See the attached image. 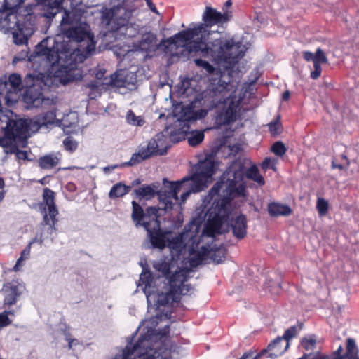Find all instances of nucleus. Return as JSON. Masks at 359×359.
<instances>
[{
	"label": "nucleus",
	"instance_id": "1",
	"mask_svg": "<svg viewBox=\"0 0 359 359\" xmlns=\"http://www.w3.org/2000/svg\"><path fill=\"white\" fill-rule=\"evenodd\" d=\"M231 15L228 12L221 13L210 6H206L202 15L203 22L193 28L182 30L175 35L162 39L159 46L166 54L175 55L179 47H187L189 51L208 53L218 62H224L227 69L233 68L245 54L242 44L233 39L219 38L215 39L209 47L208 39L210 32L208 28L214 25H222L226 23Z\"/></svg>",
	"mask_w": 359,
	"mask_h": 359
},
{
	"label": "nucleus",
	"instance_id": "2",
	"mask_svg": "<svg viewBox=\"0 0 359 359\" xmlns=\"http://www.w3.org/2000/svg\"><path fill=\"white\" fill-rule=\"evenodd\" d=\"M47 43L44 39L37 46V54L46 58L53 76L65 85L72 80L70 72L77 64L95 51L94 35L86 23L67 28L63 36L53 40L52 46L48 47Z\"/></svg>",
	"mask_w": 359,
	"mask_h": 359
},
{
	"label": "nucleus",
	"instance_id": "3",
	"mask_svg": "<svg viewBox=\"0 0 359 359\" xmlns=\"http://www.w3.org/2000/svg\"><path fill=\"white\" fill-rule=\"evenodd\" d=\"M252 180L259 185L265 184L264 179L260 175L256 165H252L246 170L243 164H240L237 169L229 167L222 174L219 180L209 190L208 196L213 199L219 196L222 189L224 195L219 199H215L212 206L206 213L207 223L205 229L216 231L226 223L231 213V201L236 196H244L246 192V185L244 177Z\"/></svg>",
	"mask_w": 359,
	"mask_h": 359
},
{
	"label": "nucleus",
	"instance_id": "4",
	"mask_svg": "<svg viewBox=\"0 0 359 359\" xmlns=\"http://www.w3.org/2000/svg\"><path fill=\"white\" fill-rule=\"evenodd\" d=\"M23 0H3L0 7V29L4 34H11L17 46L27 45L34 32L35 16L32 13L18 14Z\"/></svg>",
	"mask_w": 359,
	"mask_h": 359
},
{
	"label": "nucleus",
	"instance_id": "5",
	"mask_svg": "<svg viewBox=\"0 0 359 359\" xmlns=\"http://www.w3.org/2000/svg\"><path fill=\"white\" fill-rule=\"evenodd\" d=\"M131 204V218L135 226L145 229L152 248L164 249L168 241L169 232L162 231L161 229L160 211H162V209L149 206L144 210L135 201H133Z\"/></svg>",
	"mask_w": 359,
	"mask_h": 359
},
{
	"label": "nucleus",
	"instance_id": "6",
	"mask_svg": "<svg viewBox=\"0 0 359 359\" xmlns=\"http://www.w3.org/2000/svg\"><path fill=\"white\" fill-rule=\"evenodd\" d=\"M154 268L161 272L168 280V290L159 292L156 295V309L161 311V306H168L179 303L182 296L191 295L194 288L191 284L186 283L187 275L182 271H176L170 275V264L161 261L154 264Z\"/></svg>",
	"mask_w": 359,
	"mask_h": 359
},
{
	"label": "nucleus",
	"instance_id": "7",
	"mask_svg": "<svg viewBox=\"0 0 359 359\" xmlns=\"http://www.w3.org/2000/svg\"><path fill=\"white\" fill-rule=\"evenodd\" d=\"M135 10V0H114L111 8H102L101 23L111 32L126 29L132 25L130 20Z\"/></svg>",
	"mask_w": 359,
	"mask_h": 359
},
{
	"label": "nucleus",
	"instance_id": "8",
	"mask_svg": "<svg viewBox=\"0 0 359 359\" xmlns=\"http://www.w3.org/2000/svg\"><path fill=\"white\" fill-rule=\"evenodd\" d=\"M163 186L164 187L158 191V198L165 205V208H172L173 201H178V194L182 189V201H186L191 193H198L204 189L201 183L196 182L188 175L177 181L170 182L164 179Z\"/></svg>",
	"mask_w": 359,
	"mask_h": 359
},
{
	"label": "nucleus",
	"instance_id": "9",
	"mask_svg": "<svg viewBox=\"0 0 359 359\" xmlns=\"http://www.w3.org/2000/svg\"><path fill=\"white\" fill-rule=\"evenodd\" d=\"M164 135L159 133L154 138L151 139L147 145L140 146L137 152L134 153L130 161L121 165H114L103 168L105 173L123 166H132L141 163L142 161L149 158L153 156H163L165 154L170 146L165 144Z\"/></svg>",
	"mask_w": 359,
	"mask_h": 359
},
{
	"label": "nucleus",
	"instance_id": "10",
	"mask_svg": "<svg viewBox=\"0 0 359 359\" xmlns=\"http://www.w3.org/2000/svg\"><path fill=\"white\" fill-rule=\"evenodd\" d=\"M46 79L48 80V76L41 72L37 74L29 73L25 76V88L22 95L28 108H37L49 102V99H46L43 94V88L50 86Z\"/></svg>",
	"mask_w": 359,
	"mask_h": 359
},
{
	"label": "nucleus",
	"instance_id": "11",
	"mask_svg": "<svg viewBox=\"0 0 359 359\" xmlns=\"http://www.w3.org/2000/svg\"><path fill=\"white\" fill-rule=\"evenodd\" d=\"M229 83L230 79L225 81L220 78L217 86H213L209 90H205L197 95L192 100V104L196 106L198 111H205L206 116L209 111L216 108L219 104L225 101L226 93L229 91Z\"/></svg>",
	"mask_w": 359,
	"mask_h": 359
},
{
	"label": "nucleus",
	"instance_id": "12",
	"mask_svg": "<svg viewBox=\"0 0 359 359\" xmlns=\"http://www.w3.org/2000/svg\"><path fill=\"white\" fill-rule=\"evenodd\" d=\"M191 244L189 246L188 251L190 255V264L192 266L201 264L208 257H210L215 264L222 263L226 258V248L220 245L215 248H210L208 243L201 245V238L191 236Z\"/></svg>",
	"mask_w": 359,
	"mask_h": 359
},
{
	"label": "nucleus",
	"instance_id": "13",
	"mask_svg": "<svg viewBox=\"0 0 359 359\" xmlns=\"http://www.w3.org/2000/svg\"><path fill=\"white\" fill-rule=\"evenodd\" d=\"M151 340L147 336L141 335L135 344L128 343L121 355H116L114 359H130L136 353L140 359H156L157 352L151 346Z\"/></svg>",
	"mask_w": 359,
	"mask_h": 359
},
{
	"label": "nucleus",
	"instance_id": "14",
	"mask_svg": "<svg viewBox=\"0 0 359 359\" xmlns=\"http://www.w3.org/2000/svg\"><path fill=\"white\" fill-rule=\"evenodd\" d=\"M40 209L43 215V222L48 226V233L52 234L56 231L58 210L55 203V192L48 187L43 189V203L40 204Z\"/></svg>",
	"mask_w": 359,
	"mask_h": 359
},
{
	"label": "nucleus",
	"instance_id": "15",
	"mask_svg": "<svg viewBox=\"0 0 359 359\" xmlns=\"http://www.w3.org/2000/svg\"><path fill=\"white\" fill-rule=\"evenodd\" d=\"M4 129V136L0 137V146L6 148L17 139H21L26 136L28 130V119L15 121L9 119Z\"/></svg>",
	"mask_w": 359,
	"mask_h": 359
},
{
	"label": "nucleus",
	"instance_id": "16",
	"mask_svg": "<svg viewBox=\"0 0 359 359\" xmlns=\"http://www.w3.org/2000/svg\"><path fill=\"white\" fill-rule=\"evenodd\" d=\"M215 172V164L210 158H205L200 161L196 165V172L189 175L196 182L201 184L204 189L207 187V182H209Z\"/></svg>",
	"mask_w": 359,
	"mask_h": 359
},
{
	"label": "nucleus",
	"instance_id": "17",
	"mask_svg": "<svg viewBox=\"0 0 359 359\" xmlns=\"http://www.w3.org/2000/svg\"><path fill=\"white\" fill-rule=\"evenodd\" d=\"M56 120V109H53L39 114L28 119V127L33 133L37 132L41 127H48L55 123Z\"/></svg>",
	"mask_w": 359,
	"mask_h": 359
},
{
	"label": "nucleus",
	"instance_id": "18",
	"mask_svg": "<svg viewBox=\"0 0 359 359\" xmlns=\"http://www.w3.org/2000/svg\"><path fill=\"white\" fill-rule=\"evenodd\" d=\"M25 287L16 282L8 283L4 286L6 293L4 297V304L9 306L15 304L19 297L22 293Z\"/></svg>",
	"mask_w": 359,
	"mask_h": 359
},
{
	"label": "nucleus",
	"instance_id": "19",
	"mask_svg": "<svg viewBox=\"0 0 359 359\" xmlns=\"http://www.w3.org/2000/svg\"><path fill=\"white\" fill-rule=\"evenodd\" d=\"M196 106L192 104V101L187 107H183L180 112L178 120L183 122H191L205 117V111H198Z\"/></svg>",
	"mask_w": 359,
	"mask_h": 359
},
{
	"label": "nucleus",
	"instance_id": "20",
	"mask_svg": "<svg viewBox=\"0 0 359 359\" xmlns=\"http://www.w3.org/2000/svg\"><path fill=\"white\" fill-rule=\"evenodd\" d=\"M233 235L238 239H243L247 235V218L245 215L240 214L230 219Z\"/></svg>",
	"mask_w": 359,
	"mask_h": 359
},
{
	"label": "nucleus",
	"instance_id": "21",
	"mask_svg": "<svg viewBox=\"0 0 359 359\" xmlns=\"http://www.w3.org/2000/svg\"><path fill=\"white\" fill-rule=\"evenodd\" d=\"M238 107V104L236 103L233 100L229 102L224 112L221 113L219 115V118L222 119L224 125H229L236 120Z\"/></svg>",
	"mask_w": 359,
	"mask_h": 359
},
{
	"label": "nucleus",
	"instance_id": "22",
	"mask_svg": "<svg viewBox=\"0 0 359 359\" xmlns=\"http://www.w3.org/2000/svg\"><path fill=\"white\" fill-rule=\"evenodd\" d=\"M267 210L271 217L288 216L292 213V209L289 205L276 202L270 203Z\"/></svg>",
	"mask_w": 359,
	"mask_h": 359
},
{
	"label": "nucleus",
	"instance_id": "23",
	"mask_svg": "<svg viewBox=\"0 0 359 359\" xmlns=\"http://www.w3.org/2000/svg\"><path fill=\"white\" fill-rule=\"evenodd\" d=\"M156 194L158 195V191H156L151 185L144 184L133 190L132 195L139 198L140 201L142 199L150 200L154 198Z\"/></svg>",
	"mask_w": 359,
	"mask_h": 359
},
{
	"label": "nucleus",
	"instance_id": "24",
	"mask_svg": "<svg viewBox=\"0 0 359 359\" xmlns=\"http://www.w3.org/2000/svg\"><path fill=\"white\" fill-rule=\"evenodd\" d=\"M166 246L170 248L172 257H179L184 248L182 236L178 235L171 239L168 238Z\"/></svg>",
	"mask_w": 359,
	"mask_h": 359
},
{
	"label": "nucleus",
	"instance_id": "25",
	"mask_svg": "<svg viewBox=\"0 0 359 359\" xmlns=\"http://www.w3.org/2000/svg\"><path fill=\"white\" fill-rule=\"evenodd\" d=\"M131 186L126 185L123 182H120L112 186L109 193L110 198H116L123 196L129 193Z\"/></svg>",
	"mask_w": 359,
	"mask_h": 359
},
{
	"label": "nucleus",
	"instance_id": "26",
	"mask_svg": "<svg viewBox=\"0 0 359 359\" xmlns=\"http://www.w3.org/2000/svg\"><path fill=\"white\" fill-rule=\"evenodd\" d=\"M60 162L58 158L54 154H46L39 159V165L41 168L50 170L54 168Z\"/></svg>",
	"mask_w": 359,
	"mask_h": 359
},
{
	"label": "nucleus",
	"instance_id": "27",
	"mask_svg": "<svg viewBox=\"0 0 359 359\" xmlns=\"http://www.w3.org/2000/svg\"><path fill=\"white\" fill-rule=\"evenodd\" d=\"M283 339L280 337H276L273 341H271L268 346L267 348L264 350L266 351V353L271 351L273 349H276V353H269L268 357L272 359L276 358L278 355H281L286 351L282 349L281 344L283 343Z\"/></svg>",
	"mask_w": 359,
	"mask_h": 359
},
{
	"label": "nucleus",
	"instance_id": "28",
	"mask_svg": "<svg viewBox=\"0 0 359 359\" xmlns=\"http://www.w3.org/2000/svg\"><path fill=\"white\" fill-rule=\"evenodd\" d=\"M156 40V36L154 34L147 32L143 34L140 41V46L142 49L147 51L155 50Z\"/></svg>",
	"mask_w": 359,
	"mask_h": 359
},
{
	"label": "nucleus",
	"instance_id": "29",
	"mask_svg": "<svg viewBox=\"0 0 359 359\" xmlns=\"http://www.w3.org/2000/svg\"><path fill=\"white\" fill-rule=\"evenodd\" d=\"M345 359H359L358 350L353 339H347Z\"/></svg>",
	"mask_w": 359,
	"mask_h": 359
},
{
	"label": "nucleus",
	"instance_id": "30",
	"mask_svg": "<svg viewBox=\"0 0 359 359\" xmlns=\"http://www.w3.org/2000/svg\"><path fill=\"white\" fill-rule=\"evenodd\" d=\"M126 121L128 124L134 126H142L145 123L143 116H136L131 109L127 112Z\"/></svg>",
	"mask_w": 359,
	"mask_h": 359
},
{
	"label": "nucleus",
	"instance_id": "31",
	"mask_svg": "<svg viewBox=\"0 0 359 359\" xmlns=\"http://www.w3.org/2000/svg\"><path fill=\"white\" fill-rule=\"evenodd\" d=\"M204 140V133L202 130H196L190 133L188 137L189 144L195 147L199 144Z\"/></svg>",
	"mask_w": 359,
	"mask_h": 359
},
{
	"label": "nucleus",
	"instance_id": "32",
	"mask_svg": "<svg viewBox=\"0 0 359 359\" xmlns=\"http://www.w3.org/2000/svg\"><path fill=\"white\" fill-rule=\"evenodd\" d=\"M101 83L96 80L91 81L86 83L85 87L89 88L90 91L88 93V97L90 99H94L99 93V87Z\"/></svg>",
	"mask_w": 359,
	"mask_h": 359
},
{
	"label": "nucleus",
	"instance_id": "33",
	"mask_svg": "<svg viewBox=\"0 0 359 359\" xmlns=\"http://www.w3.org/2000/svg\"><path fill=\"white\" fill-rule=\"evenodd\" d=\"M31 245L30 243L21 252L20 257L18 259L15 265L13 267V270L17 271L19 270V266L21 265V263L26 259H27L30 255L31 251Z\"/></svg>",
	"mask_w": 359,
	"mask_h": 359
},
{
	"label": "nucleus",
	"instance_id": "34",
	"mask_svg": "<svg viewBox=\"0 0 359 359\" xmlns=\"http://www.w3.org/2000/svg\"><path fill=\"white\" fill-rule=\"evenodd\" d=\"M63 145L65 149L70 153L75 151L78 147L77 142L72 136L65 138Z\"/></svg>",
	"mask_w": 359,
	"mask_h": 359
},
{
	"label": "nucleus",
	"instance_id": "35",
	"mask_svg": "<svg viewBox=\"0 0 359 359\" xmlns=\"http://www.w3.org/2000/svg\"><path fill=\"white\" fill-rule=\"evenodd\" d=\"M316 208L318 212V214L320 216L325 215L327 213L329 209L327 201H326L323 198H318L316 203Z\"/></svg>",
	"mask_w": 359,
	"mask_h": 359
},
{
	"label": "nucleus",
	"instance_id": "36",
	"mask_svg": "<svg viewBox=\"0 0 359 359\" xmlns=\"http://www.w3.org/2000/svg\"><path fill=\"white\" fill-rule=\"evenodd\" d=\"M271 150L276 156H283L285 155L287 148L281 141H277L271 146Z\"/></svg>",
	"mask_w": 359,
	"mask_h": 359
},
{
	"label": "nucleus",
	"instance_id": "37",
	"mask_svg": "<svg viewBox=\"0 0 359 359\" xmlns=\"http://www.w3.org/2000/svg\"><path fill=\"white\" fill-rule=\"evenodd\" d=\"M343 351L342 346H339L338 348L334 351L330 355H320L319 357H316L313 359H345V353L344 355L341 354Z\"/></svg>",
	"mask_w": 359,
	"mask_h": 359
},
{
	"label": "nucleus",
	"instance_id": "38",
	"mask_svg": "<svg viewBox=\"0 0 359 359\" xmlns=\"http://www.w3.org/2000/svg\"><path fill=\"white\" fill-rule=\"evenodd\" d=\"M6 152L15 154L17 159L18 160H28L27 152L26 151L19 149L16 145L12 146L9 151H6Z\"/></svg>",
	"mask_w": 359,
	"mask_h": 359
},
{
	"label": "nucleus",
	"instance_id": "39",
	"mask_svg": "<svg viewBox=\"0 0 359 359\" xmlns=\"http://www.w3.org/2000/svg\"><path fill=\"white\" fill-rule=\"evenodd\" d=\"M296 333L297 327L295 326H292L285 331V333L282 337V338L286 341L285 350H287L289 346V341L296 335Z\"/></svg>",
	"mask_w": 359,
	"mask_h": 359
},
{
	"label": "nucleus",
	"instance_id": "40",
	"mask_svg": "<svg viewBox=\"0 0 359 359\" xmlns=\"http://www.w3.org/2000/svg\"><path fill=\"white\" fill-rule=\"evenodd\" d=\"M140 281L145 285V287H150L152 283V276L149 271L144 269L140 276Z\"/></svg>",
	"mask_w": 359,
	"mask_h": 359
},
{
	"label": "nucleus",
	"instance_id": "41",
	"mask_svg": "<svg viewBox=\"0 0 359 359\" xmlns=\"http://www.w3.org/2000/svg\"><path fill=\"white\" fill-rule=\"evenodd\" d=\"M327 61V58L323 50L320 48H317L314 54L313 62L326 64Z\"/></svg>",
	"mask_w": 359,
	"mask_h": 359
},
{
	"label": "nucleus",
	"instance_id": "42",
	"mask_svg": "<svg viewBox=\"0 0 359 359\" xmlns=\"http://www.w3.org/2000/svg\"><path fill=\"white\" fill-rule=\"evenodd\" d=\"M195 63L196 65L203 67L208 73H212L215 70L213 66L206 60L202 59H196L195 60Z\"/></svg>",
	"mask_w": 359,
	"mask_h": 359
},
{
	"label": "nucleus",
	"instance_id": "43",
	"mask_svg": "<svg viewBox=\"0 0 359 359\" xmlns=\"http://www.w3.org/2000/svg\"><path fill=\"white\" fill-rule=\"evenodd\" d=\"M314 69L311 72L310 77L313 79H318L322 72V67L320 63L313 62Z\"/></svg>",
	"mask_w": 359,
	"mask_h": 359
},
{
	"label": "nucleus",
	"instance_id": "44",
	"mask_svg": "<svg viewBox=\"0 0 359 359\" xmlns=\"http://www.w3.org/2000/svg\"><path fill=\"white\" fill-rule=\"evenodd\" d=\"M302 346L306 350L313 349L316 346V340L314 339L310 338L306 339L304 338L302 341Z\"/></svg>",
	"mask_w": 359,
	"mask_h": 359
},
{
	"label": "nucleus",
	"instance_id": "45",
	"mask_svg": "<svg viewBox=\"0 0 359 359\" xmlns=\"http://www.w3.org/2000/svg\"><path fill=\"white\" fill-rule=\"evenodd\" d=\"M261 76V73L259 72V69H254L249 76V83L250 85L255 84L259 76Z\"/></svg>",
	"mask_w": 359,
	"mask_h": 359
},
{
	"label": "nucleus",
	"instance_id": "46",
	"mask_svg": "<svg viewBox=\"0 0 359 359\" xmlns=\"http://www.w3.org/2000/svg\"><path fill=\"white\" fill-rule=\"evenodd\" d=\"M11 323L7 313H0V327H5Z\"/></svg>",
	"mask_w": 359,
	"mask_h": 359
},
{
	"label": "nucleus",
	"instance_id": "47",
	"mask_svg": "<svg viewBox=\"0 0 359 359\" xmlns=\"http://www.w3.org/2000/svg\"><path fill=\"white\" fill-rule=\"evenodd\" d=\"M269 130L271 131V133H277L278 130L280 126V123L278 120L274 121L273 122H271L269 124Z\"/></svg>",
	"mask_w": 359,
	"mask_h": 359
},
{
	"label": "nucleus",
	"instance_id": "48",
	"mask_svg": "<svg viewBox=\"0 0 359 359\" xmlns=\"http://www.w3.org/2000/svg\"><path fill=\"white\" fill-rule=\"evenodd\" d=\"M172 315L171 311H166L164 312V311H162L160 313H156V318L159 319L160 320H165V319H170Z\"/></svg>",
	"mask_w": 359,
	"mask_h": 359
},
{
	"label": "nucleus",
	"instance_id": "49",
	"mask_svg": "<svg viewBox=\"0 0 359 359\" xmlns=\"http://www.w3.org/2000/svg\"><path fill=\"white\" fill-rule=\"evenodd\" d=\"M71 22H72V20H71L69 12L67 11H65L64 15L61 20V25L63 26L65 25H69Z\"/></svg>",
	"mask_w": 359,
	"mask_h": 359
},
{
	"label": "nucleus",
	"instance_id": "50",
	"mask_svg": "<svg viewBox=\"0 0 359 359\" xmlns=\"http://www.w3.org/2000/svg\"><path fill=\"white\" fill-rule=\"evenodd\" d=\"M106 73V70L103 68L97 69L95 72V76L98 80H102L104 78V74Z\"/></svg>",
	"mask_w": 359,
	"mask_h": 359
},
{
	"label": "nucleus",
	"instance_id": "51",
	"mask_svg": "<svg viewBox=\"0 0 359 359\" xmlns=\"http://www.w3.org/2000/svg\"><path fill=\"white\" fill-rule=\"evenodd\" d=\"M111 83L118 87L125 86L124 81L117 79V75L115 74L111 75Z\"/></svg>",
	"mask_w": 359,
	"mask_h": 359
},
{
	"label": "nucleus",
	"instance_id": "52",
	"mask_svg": "<svg viewBox=\"0 0 359 359\" xmlns=\"http://www.w3.org/2000/svg\"><path fill=\"white\" fill-rule=\"evenodd\" d=\"M313 57L314 54L310 51L303 52V58L307 62L312 61L313 62Z\"/></svg>",
	"mask_w": 359,
	"mask_h": 359
},
{
	"label": "nucleus",
	"instance_id": "53",
	"mask_svg": "<svg viewBox=\"0 0 359 359\" xmlns=\"http://www.w3.org/2000/svg\"><path fill=\"white\" fill-rule=\"evenodd\" d=\"M190 85V81L186 78L181 81V89L183 90V93L186 92L187 89Z\"/></svg>",
	"mask_w": 359,
	"mask_h": 359
},
{
	"label": "nucleus",
	"instance_id": "54",
	"mask_svg": "<svg viewBox=\"0 0 359 359\" xmlns=\"http://www.w3.org/2000/svg\"><path fill=\"white\" fill-rule=\"evenodd\" d=\"M147 5L149 9L154 13H158L155 4L152 2V0H145Z\"/></svg>",
	"mask_w": 359,
	"mask_h": 359
},
{
	"label": "nucleus",
	"instance_id": "55",
	"mask_svg": "<svg viewBox=\"0 0 359 359\" xmlns=\"http://www.w3.org/2000/svg\"><path fill=\"white\" fill-rule=\"evenodd\" d=\"M271 161L270 158H265L261 164V167L264 170H266L269 168Z\"/></svg>",
	"mask_w": 359,
	"mask_h": 359
},
{
	"label": "nucleus",
	"instance_id": "56",
	"mask_svg": "<svg viewBox=\"0 0 359 359\" xmlns=\"http://www.w3.org/2000/svg\"><path fill=\"white\" fill-rule=\"evenodd\" d=\"M69 335H70V334H69V333L66 334V340L68 341V347H69V348L70 349V348H72L73 342H74V341H76V339H72V338L69 337Z\"/></svg>",
	"mask_w": 359,
	"mask_h": 359
},
{
	"label": "nucleus",
	"instance_id": "57",
	"mask_svg": "<svg viewBox=\"0 0 359 359\" xmlns=\"http://www.w3.org/2000/svg\"><path fill=\"white\" fill-rule=\"evenodd\" d=\"M290 92L287 90L284 91V93L282 94V100L283 101H287L290 99Z\"/></svg>",
	"mask_w": 359,
	"mask_h": 359
},
{
	"label": "nucleus",
	"instance_id": "58",
	"mask_svg": "<svg viewBox=\"0 0 359 359\" xmlns=\"http://www.w3.org/2000/svg\"><path fill=\"white\" fill-rule=\"evenodd\" d=\"M191 225H196V229L198 228V226H199L198 224H197V225L196 224V219H194L190 222V224H189L188 225H187V226H184V230H185L186 231H190V226H191Z\"/></svg>",
	"mask_w": 359,
	"mask_h": 359
},
{
	"label": "nucleus",
	"instance_id": "59",
	"mask_svg": "<svg viewBox=\"0 0 359 359\" xmlns=\"http://www.w3.org/2000/svg\"><path fill=\"white\" fill-rule=\"evenodd\" d=\"M169 332H170V326L165 325L163 327V329L162 330V331L161 332V334L164 337V336H166Z\"/></svg>",
	"mask_w": 359,
	"mask_h": 359
},
{
	"label": "nucleus",
	"instance_id": "60",
	"mask_svg": "<svg viewBox=\"0 0 359 359\" xmlns=\"http://www.w3.org/2000/svg\"><path fill=\"white\" fill-rule=\"evenodd\" d=\"M180 135V133H173L172 132L170 133V140L175 142H178L180 141V139H176L175 138V135Z\"/></svg>",
	"mask_w": 359,
	"mask_h": 359
},
{
	"label": "nucleus",
	"instance_id": "61",
	"mask_svg": "<svg viewBox=\"0 0 359 359\" xmlns=\"http://www.w3.org/2000/svg\"><path fill=\"white\" fill-rule=\"evenodd\" d=\"M141 182H142V181H141V180H140V179H139V178H137V179H136V180H133V181L132 182V183H131V185H130V186H131V188H132L133 187H134V186H136V185L140 184H141Z\"/></svg>",
	"mask_w": 359,
	"mask_h": 359
},
{
	"label": "nucleus",
	"instance_id": "62",
	"mask_svg": "<svg viewBox=\"0 0 359 359\" xmlns=\"http://www.w3.org/2000/svg\"><path fill=\"white\" fill-rule=\"evenodd\" d=\"M332 168H338L339 170H343L344 169V167H343L342 165H341V164H336V163H334V161L332 163Z\"/></svg>",
	"mask_w": 359,
	"mask_h": 359
},
{
	"label": "nucleus",
	"instance_id": "63",
	"mask_svg": "<svg viewBox=\"0 0 359 359\" xmlns=\"http://www.w3.org/2000/svg\"><path fill=\"white\" fill-rule=\"evenodd\" d=\"M65 0H55V4H56L57 7H61L62 5V3Z\"/></svg>",
	"mask_w": 359,
	"mask_h": 359
},
{
	"label": "nucleus",
	"instance_id": "64",
	"mask_svg": "<svg viewBox=\"0 0 359 359\" xmlns=\"http://www.w3.org/2000/svg\"><path fill=\"white\" fill-rule=\"evenodd\" d=\"M5 186L4 180L2 177H0V189H3Z\"/></svg>",
	"mask_w": 359,
	"mask_h": 359
}]
</instances>
